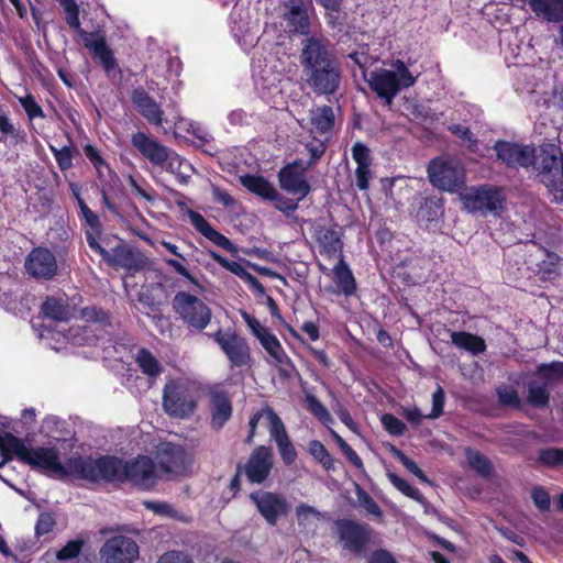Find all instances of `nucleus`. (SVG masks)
Listing matches in <instances>:
<instances>
[{
  "label": "nucleus",
  "instance_id": "obj_1",
  "mask_svg": "<svg viewBox=\"0 0 563 563\" xmlns=\"http://www.w3.org/2000/svg\"><path fill=\"white\" fill-rule=\"evenodd\" d=\"M493 148L497 161L509 169L533 168L553 200L563 203V151L560 146L543 143L536 148L529 144L497 140Z\"/></svg>",
  "mask_w": 563,
  "mask_h": 563
},
{
  "label": "nucleus",
  "instance_id": "obj_2",
  "mask_svg": "<svg viewBox=\"0 0 563 563\" xmlns=\"http://www.w3.org/2000/svg\"><path fill=\"white\" fill-rule=\"evenodd\" d=\"M0 454L2 456L0 467L5 462L12 461L15 457L19 462L29 465L34 471L59 479L74 476L77 479L89 482V477L92 476L90 456H70L63 464L59 451L55 446L29 448L21 438L15 437L11 432L0 435Z\"/></svg>",
  "mask_w": 563,
  "mask_h": 563
},
{
  "label": "nucleus",
  "instance_id": "obj_3",
  "mask_svg": "<svg viewBox=\"0 0 563 563\" xmlns=\"http://www.w3.org/2000/svg\"><path fill=\"white\" fill-rule=\"evenodd\" d=\"M299 62L303 82L312 93L334 97L340 92L344 71L328 38L314 35L305 38Z\"/></svg>",
  "mask_w": 563,
  "mask_h": 563
},
{
  "label": "nucleus",
  "instance_id": "obj_4",
  "mask_svg": "<svg viewBox=\"0 0 563 563\" xmlns=\"http://www.w3.org/2000/svg\"><path fill=\"white\" fill-rule=\"evenodd\" d=\"M90 470L91 483H130L142 489H151L156 484V465L150 456L143 454L130 460L110 454L95 460L91 457Z\"/></svg>",
  "mask_w": 563,
  "mask_h": 563
},
{
  "label": "nucleus",
  "instance_id": "obj_5",
  "mask_svg": "<svg viewBox=\"0 0 563 563\" xmlns=\"http://www.w3.org/2000/svg\"><path fill=\"white\" fill-rule=\"evenodd\" d=\"M102 227L96 232L88 233L86 241L90 250L98 253L113 268H124L129 272H140L146 266V257L139 251L129 247L118 236H101Z\"/></svg>",
  "mask_w": 563,
  "mask_h": 563
},
{
  "label": "nucleus",
  "instance_id": "obj_6",
  "mask_svg": "<svg viewBox=\"0 0 563 563\" xmlns=\"http://www.w3.org/2000/svg\"><path fill=\"white\" fill-rule=\"evenodd\" d=\"M57 1L64 10L67 25L82 38L85 47L91 52L92 57L99 60L107 74H110L117 67V60L113 51L107 44L104 33L100 30L87 32L81 27L79 5L76 0Z\"/></svg>",
  "mask_w": 563,
  "mask_h": 563
},
{
  "label": "nucleus",
  "instance_id": "obj_7",
  "mask_svg": "<svg viewBox=\"0 0 563 563\" xmlns=\"http://www.w3.org/2000/svg\"><path fill=\"white\" fill-rule=\"evenodd\" d=\"M173 310L191 332H202L211 322V308L198 296L178 291L172 301Z\"/></svg>",
  "mask_w": 563,
  "mask_h": 563
},
{
  "label": "nucleus",
  "instance_id": "obj_8",
  "mask_svg": "<svg viewBox=\"0 0 563 563\" xmlns=\"http://www.w3.org/2000/svg\"><path fill=\"white\" fill-rule=\"evenodd\" d=\"M198 406L197 390L187 382L170 380L163 389V408L169 417L189 418Z\"/></svg>",
  "mask_w": 563,
  "mask_h": 563
},
{
  "label": "nucleus",
  "instance_id": "obj_9",
  "mask_svg": "<svg viewBox=\"0 0 563 563\" xmlns=\"http://www.w3.org/2000/svg\"><path fill=\"white\" fill-rule=\"evenodd\" d=\"M334 525L342 550L356 558L363 556L373 540L374 529L368 523L347 518L338 519Z\"/></svg>",
  "mask_w": 563,
  "mask_h": 563
},
{
  "label": "nucleus",
  "instance_id": "obj_10",
  "mask_svg": "<svg viewBox=\"0 0 563 563\" xmlns=\"http://www.w3.org/2000/svg\"><path fill=\"white\" fill-rule=\"evenodd\" d=\"M431 185L448 192H459L465 186L464 169L451 159L435 157L427 167Z\"/></svg>",
  "mask_w": 563,
  "mask_h": 563
},
{
  "label": "nucleus",
  "instance_id": "obj_11",
  "mask_svg": "<svg viewBox=\"0 0 563 563\" xmlns=\"http://www.w3.org/2000/svg\"><path fill=\"white\" fill-rule=\"evenodd\" d=\"M465 207L472 212L500 216L506 209V196L501 188L481 185L463 196Z\"/></svg>",
  "mask_w": 563,
  "mask_h": 563
},
{
  "label": "nucleus",
  "instance_id": "obj_12",
  "mask_svg": "<svg viewBox=\"0 0 563 563\" xmlns=\"http://www.w3.org/2000/svg\"><path fill=\"white\" fill-rule=\"evenodd\" d=\"M225 354L230 362V367H249L252 364L251 349L247 341L239 333L232 330L223 331L219 329L209 335Z\"/></svg>",
  "mask_w": 563,
  "mask_h": 563
},
{
  "label": "nucleus",
  "instance_id": "obj_13",
  "mask_svg": "<svg viewBox=\"0 0 563 563\" xmlns=\"http://www.w3.org/2000/svg\"><path fill=\"white\" fill-rule=\"evenodd\" d=\"M308 169L299 158L284 165L277 173L280 188L292 196H298V200H303L311 191L307 179Z\"/></svg>",
  "mask_w": 563,
  "mask_h": 563
},
{
  "label": "nucleus",
  "instance_id": "obj_14",
  "mask_svg": "<svg viewBox=\"0 0 563 563\" xmlns=\"http://www.w3.org/2000/svg\"><path fill=\"white\" fill-rule=\"evenodd\" d=\"M131 142L150 163L174 172V165L178 156L174 152H170L168 147L150 137L144 132L134 133Z\"/></svg>",
  "mask_w": 563,
  "mask_h": 563
},
{
  "label": "nucleus",
  "instance_id": "obj_15",
  "mask_svg": "<svg viewBox=\"0 0 563 563\" xmlns=\"http://www.w3.org/2000/svg\"><path fill=\"white\" fill-rule=\"evenodd\" d=\"M367 84L373 92L376 93L384 106L390 108L395 97L405 88V84L399 80L398 75L390 69L378 68L369 74Z\"/></svg>",
  "mask_w": 563,
  "mask_h": 563
},
{
  "label": "nucleus",
  "instance_id": "obj_16",
  "mask_svg": "<svg viewBox=\"0 0 563 563\" xmlns=\"http://www.w3.org/2000/svg\"><path fill=\"white\" fill-rule=\"evenodd\" d=\"M250 498L261 516L272 526H275L279 518L286 517L290 510L287 499L278 493H251Z\"/></svg>",
  "mask_w": 563,
  "mask_h": 563
},
{
  "label": "nucleus",
  "instance_id": "obj_17",
  "mask_svg": "<svg viewBox=\"0 0 563 563\" xmlns=\"http://www.w3.org/2000/svg\"><path fill=\"white\" fill-rule=\"evenodd\" d=\"M106 563H133L139 558L137 543L125 536L108 539L100 550Z\"/></svg>",
  "mask_w": 563,
  "mask_h": 563
},
{
  "label": "nucleus",
  "instance_id": "obj_18",
  "mask_svg": "<svg viewBox=\"0 0 563 563\" xmlns=\"http://www.w3.org/2000/svg\"><path fill=\"white\" fill-rule=\"evenodd\" d=\"M274 465L273 452L269 446L255 448L242 470L251 484H262L269 476Z\"/></svg>",
  "mask_w": 563,
  "mask_h": 563
},
{
  "label": "nucleus",
  "instance_id": "obj_19",
  "mask_svg": "<svg viewBox=\"0 0 563 563\" xmlns=\"http://www.w3.org/2000/svg\"><path fill=\"white\" fill-rule=\"evenodd\" d=\"M267 412L269 434L277 444L283 463L290 466L297 460V451L288 437L280 417L274 411V409H269Z\"/></svg>",
  "mask_w": 563,
  "mask_h": 563
},
{
  "label": "nucleus",
  "instance_id": "obj_20",
  "mask_svg": "<svg viewBox=\"0 0 563 563\" xmlns=\"http://www.w3.org/2000/svg\"><path fill=\"white\" fill-rule=\"evenodd\" d=\"M25 268L35 278L51 279L56 275L57 263L48 249L36 247L27 255Z\"/></svg>",
  "mask_w": 563,
  "mask_h": 563
},
{
  "label": "nucleus",
  "instance_id": "obj_21",
  "mask_svg": "<svg viewBox=\"0 0 563 563\" xmlns=\"http://www.w3.org/2000/svg\"><path fill=\"white\" fill-rule=\"evenodd\" d=\"M210 426L213 430H221L233 413L232 400L227 390L213 389L209 393Z\"/></svg>",
  "mask_w": 563,
  "mask_h": 563
},
{
  "label": "nucleus",
  "instance_id": "obj_22",
  "mask_svg": "<svg viewBox=\"0 0 563 563\" xmlns=\"http://www.w3.org/2000/svg\"><path fill=\"white\" fill-rule=\"evenodd\" d=\"M332 273L335 287H327L328 292L334 296L344 295L345 297H352L355 295L357 290V283L352 269L344 261L343 256L339 258L332 269Z\"/></svg>",
  "mask_w": 563,
  "mask_h": 563
},
{
  "label": "nucleus",
  "instance_id": "obj_23",
  "mask_svg": "<svg viewBox=\"0 0 563 563\" xmlns=\"http://www.w3.org/2000/svg\"><path fill=\"white\" fill-rule=\"evenodd\" d=\"M131 100L140 114L151 124L157 126L163 124L164 111L143 87L135 88L132 91Z\"/></svg>",
  "mask_w": 563,
  "mask_h": 563
},
{
  "label": "nucleus",
  "instance_id": "obj_24",
  "mask_svg": "<svg viewBox=\"0 0 563 563\" xmlns=\"http://www.w3.org/2000/svg\"><path fill=\"white\" fill-rule=\"evenodd\" d=\"M351 151L352 157L357 165L355 169L356 186L360 190H367L372 178L371 165L373 158L371 150L364 143L356 142Z\"/></svg>",
  "mask_w": 563,
  "mask_h": 563
},
{
  "label": "nucleus",
  "instance_id": "obj_25",
  "mask_svg": "<svg viewBox=\"0 0 563 563\" xmlns=\"http://www.w3.org/2000/svg\"><path fill=\"white\" fill-rule=\"evenodd\" d=\"M283 4L288 10L285 14V19L291 27V31L301 35H307L310 32V22L305 1L284 0Z\"/></svg>",
  "mask_w": 563,
  "mask_h": 563
},
{
  "label": "nucleus",
  "instance_id": "obj_26",
  "mask_svg": "<svg viewBox=\"0 0 563 563\" xmlns=\"http://www.w3.org/2000/svg\"><path fill=\"white\" fill-rule=\"evenodd\" d=\"M189 217L194 228L206 239L230 253L238 252L236 246L225 235L217 231L199 212L190 211Z\"/></svg>",
  "mask_w": 563,
  "mask_h": 563
},
{
  "label": "nucleus",
  "instance_id": "obj_27",
  "mask_svg": "<svg viewBox=\"0 0 563 563\" xmlns=\"http://www.w3.org/2000/svg\"><path fill=\"white\" fill-rule=\"evenodd\" d=\"M209 256L218 263L221 267L234 274L242 280H244L257 295L265 294L264 285L251 273L246 271V268L235 261H230L227 257L222 256L216 251L210 250Z\"/></svg>",
  "mask_w": 563,
  "mask_h": 563
},
{
  "label": "nucleus",
  "instance_id": "obj_28",
  "mask_svg": "<svg viewBox=\"0 0 563 563\" xmlns=\"http://www.w3.org/2000/svg\"><path fill=\"white\" fill-rule=\"evenodd\" d=\"M240 183L251 194L256 195L263 200L273 201L278 197L277 189L262 175L245 174L240 177Z\"/></svg>",
  "mask_w": 563,
  "mask_h": 563
},
{
  "label": "nucleus",
  "instance_id": "obj_29",
  "mask_svg": "<svg viewBox=\"0 0 563 563\" xmlns=\"http://www.w3.org/2000/svg\"><path fill=\"white\" fill-rule=\"evenodd\" d=\"M69 188L79 207L78 218L85 231V236H87L88 233L96 232V230L101 228L102 224L99 217L88 207V205L82 199L80 194L81 187L77 183L70 181Z\"/></svg>",
  "mask_w": 563,
  "mask_h": 563
},
{
  "label": "nucleus",
  "instance_id": "obj_30",
  "mask_svg": "<svg viewBox=\"0 0 563 563\" xmlns=\"http://www.w3.org/2000/svg\"><path fill=\"white\" fill-rule=\"evenodd\" d=\"M318 245L321 255L333 258L343 256V242L338 231L325 228L321 229L318 234Z\"/></svg>",
  "mask_w": 563,
  "mask_h": 563
},
{
  "label": "nucleus",
  "instance_id": "obj_31",
  "mask_svg": "<svg viewBox=\"0 0 563 563\" xmlns=\"http://www.w3.org/2000/svg\"><path fill=\"white\" fill-rule=\"evenodd\" d=\"M451 342L459 349L465 350L473 355H479L486 351L485 340L474 333L466 331H452L450 334Z\"/></svg>",
  "mask_w": 563,
  "mask_h": 563
},
{
  "label": "nucleus",
  "instance_id": "obj_32",
  "mask_svg": "<svg viewBox=\"0 0 563 563\" xmlns=\"http://www.w3.org/2000/svg\"><path fill=\"white\" fill-rule=\"evenodd\" d=\"M531 10L549 22L563 21V0H530Z\"/></svg>",
  "mask_w": 563,
  "mask_h": 563
},
{
  "label": "nucleus",
  "instance_id": "obj_33",
  "mask_svg": "<svg viewBox=\"0 0 563 563\" xmlns=\"http://www.w3.org/2000/svg\"><path fill=\"white\" fill-rule=\"evenodd\" d=\"M80 314L82 320H85L87 323L97 325L98 329L103 332V334H112L113 325L109 311L100 307L91 306L82 308Z\"/></svg>",
  "mask_w": 563,
  "mask_h": 563
},
{
  "label": "nucleus",
  "instance_id": "obj_34",
  "mask_svg": "<svg viewBox=\"0 0 563 563\" xmlns=\"http://www.w3.org/2000/svg\"><path fill=\"white\" fill-rule=\"evenodd\" d=\"M43 314L57 322H67L71 317L70 307L62 299L47 297L42 305Z\"/></svg>",
  "mask_w": 563,
  "mask_h": 563
},
{
  "label": "nucleus",
  "instance_id": "obj_35",
  "mask_svg": "<svg viewBox=\"0 0 563 563\" xmlns=\"http://www.w3.org/2000/svg\"><path fill=\"white\" fill-rule=\"evenodd\" d=\"M335 124L332 107L323 104L318 107L311 115V125L320 134L331 133Z\"/></svg>",
  "mask_w": 563,
  "mask_h": 563
},
{
  "label": "nucleus",
  "instance_id": "obj_36",
  "mask_svg": "<svg viewBox=\"0 0 563 563\" xmlns=\"http://www.w3.org/2000/svg\"><path fill=\"white\" fill-rule=\"evenodd\" d=\"M548 387L540 380H530L527 384V402L534 408H547L550 404Z\"/></svg>",
  "mask_w": 563,
  "mask_h": 563
},
{
  "label": "nucleus",
  "instance_id": "obj_37",
  "mask_svg": "<svg viewBox=\"0 0 563 563\" xmlns=\"http://www.w3.org/2000/svg\"><path fill=\"white\" fill-rule=\"evenodd\" d=\"M536 376L548 386L555 385L563 380V362L553 361L539 364L536 368Z\"/></svg>",
  "mask_w": 563,
  "mask_h": 563
},
{
  "label": "nucleus",
  "instance_id": "obj_38",
  "mask_svg": "<svg viewBox=\"0 0 563 563\" xmlns=\"http://www.w3.org/2000/svg\"><path fill=\"white\" fill-rule=\"evenodd\" d=\"M257 340L260 341L263 349L269 354V356L273 357L278 364H284L288 358L279 340L274 333L269 331V329L261 336L258 335Z\"/></svg>",
  "mask_w": 563,
  "mask_h": 563
},
{
  "label": "nucleus",
  "instance_id": "obj_39",
  "mask_svg": "<svg viewBox=\"0 0 563 563\" xmlns=\"http://www.w3.org/2000/svg\"><path fill=\"white\" fill-rule=\"evenodd\" d=\"M136 363L142 373L148 377H157L163 372V366L156 357L145 347L137 352Z\"/></svg>",
  "mask_w": 563,
  "mask_h": 563
},
{
  "label": "nucleus",
  "instance_id": "obj_40",
  "mask_svg": "<svg viewBox=\"0 0 563 563\" xmlns=\"http://www.w3.org/2000/svg\"><path fill=\"white\" fill-rule=\"evenodd\" d=\"M465 455L470 466L476 471L482 477H490L493 474V464L490 460L474 449H466Z\"/></svg>",
  "mask_w": 563,
  "mask_h": 563
},
{
  "label": "nucleus",
  "instance_id": "obj_41",
  "mask_svg": "<svg viewBox=\"0 0 563 563\" xmlns=\"http://www.w3.org/2000/svg\"><path fill=\"white\" fill-rule=\"evenodd\" d=\"M498 405L503 408H512L520 410L522 404L518 390L512 386L499 385L495 389Z\"/></svg>",
  "mask_w": 563,
  "mask_h": 563
},
{
  "label": "nucleus",
  "instance_id": "obj_42",
  "mask_svg": "<svg viewBox=\"0 0 563 563\" xmlns=\"http://www.w3.org/2000/svg\"><path fill=\"white\" fill-rule=\"evenodd\" d=\"M308 449L312 457L320 463L325 471L330 472L335 470L334 459L322 442L319 440H311Z\"/></svg>",
  "mask_w": 563,
  "mask_h": 563
},
{
  "label": "nucleus",
  "instance_id": "obj_43",
  "mask_svg": "<svg viewBox=\"0 0 563 563\" xmlns=\"http://www.w3.org/2000/svg\"><path fill=\"white\" fill-rule=\"evenodd\" d=\"M387 477L389 482L394 485V487L398 489L401 494H404L406 497L411 498L420 504L424 503L426 499L421 492L418 488L411 486L405 478L391 472L387 473Z\"/></svg>",
  "mask_w": 563,
  "mask_h": 563
},
{
  "label": "nucleus",
  "instance_id": "obj_44",
  "mask_svg": "<svg viewBox=\"0 0 563 563\" xmlns=\"http://www.w3.org/2000/svg\"><path fill=\"white\" fill-rule=\"evenodd\" d=\"M307 409L322 424L328 426L333 422V418L327 407L314 396L308 394L306 396Z\"/></svg>",
  "mask_w": 563,
  "mask_h": 563
},
{
  "label": "nucleus",
  "instance_id": "obj_45",
  "mask_svg": "<svg viewBox=\"0 0 563 563\" xmlns=\"http://www.w3.org/2000/svg\"><path fill=\"white\" fill-rule=\"evenodd\" d=\"M84 153L86 157L89 159V162L92 164V166L96 168L98 177L100 179H103L106 177L104 172H108V174L111 173L109 164L104 161L100 151L96 146L91 144H86L84 146Z\"/></svg>",
  "mask_w": 563,
  "mask_h": 563
},
{
  "label": "nucleus",
  "instance_id": "obj_46",
  "mask_svg": "<svg viewBox=\"0 0 563 563\" xmlns=\"http://www.w3.org/2000/svg\"><path fill=\"white\" fill-rule=\"evenodd\" d=\"M419 214L428 222L439 219L443 214L442 199L435 197L426 198L420 207Z\"/></svg>",
  "mask_w": 563,
  "mask_h": 563
},
{
  "label": "nucleus",
  "instance_id": "obj_47",
  "mask_svg": "<svg viewBox=\"0 0 563 563\" xmlns=\"http://www.w3.org/2000/svg\"><path fill=\"white\" fill-rule=\"evenodd\" d=\"M305 147L309 154V159L305 166L311 168L316 166L324 155L328 148V143L327 141H322L318 137H312L309 142L306 143Z\"/></svg>",
  "mask_w": 563,
  "mask_h": 563
},
{
  "label": "nucleus",
  "instance_id": "obj_48",
  "mask_svg": "<svg viewBox=\"0 0 563 563\" xmlns=\"http://www.w3.org/2000/svg\"><path fill=\"white\" fill-rule=\"evenodd\" d=\"M49 150L53 153L57 166L62 172H66L73 167V159L77 153L76 148H73L69 145H65L60 148L49 145Z\"/></svg>",
  "mask_w": 563,
  "mask_h": 563
},
{
  "label": "nucleus",
  "instance_id": "obj_49",
  "mask_svg": "<svg viewBox=\"0 0 563 563\" xmlns=\"http://www.w3.org/2000/svg\"><path fill=\"white\" fill-rule=\"evenodd\" d=\"M448 131L454 136L467 142V148L472 153H476L478 150V140L468 126L462 124H451L448 126Z\"/></svg>",
  "mask_w": 563,
  "mask_h": 563
},
{
  "label": "nucleus",
  "instance_id": "obj_50",
  "mask_svg": "<svg viewBox=\"0 0 563 563\" xmlns=\"http://www.w3.org/2000/svg\"><path fill=\"white\" fill-rule=\"evenodd\" d=\"M538 461L549 467L563 466V449L548 448L541 449L538 454Z\"/></svg>",
  "mask_w": 563,
  "mask_h": 563
},
{
  "label": "nucleus",
  "instance_id": "obj_51",
  "mask_svg": "<svg viewBox=\"0 0 563 563\" xmlns=\"http://www.w3.org/2000/svg\"><path fill=\"white\" fill-rule=\"evenodd\" d=\"M0 132L4 136H10L15 144L26 141V133L23 130L15 129L7 115H0Z\"/></svg>",
  "mask_w": 563,
  "mask_h": 563
},
{
  "label": "nucleus",
  "instance_id": "obj_52",
  "mask_svg": "<svg viewBox=\"0 0 563 563\" xmlns=\"http://www.w3.org/2000/svg\"><path fill=\"white\" fill-rule=\"evenodd\" d=\"M382 423L385 430L395 437L402 435L407 429L405 422L393 413H384L382 416Z\"/></svg>",
  "mask_w": 563,
  "mask_h": 563
},
{
  "label": "nucleus",
  "instance_id": "obj_53",
  "mask_svg": "<svg viewBox=\"0 0 563 563\" xmlns=\"http://www.w3.org/2000/svg\"><path fill=\"white\" fill-rule=\"evenodd\" d=\"M19 101L30 120L45 118L42 107L36 102L35 98L31 93L20 98Z\"/></svg>",
  "mask_w": 563,
  "mask_h": 563
},
{
  "label": "nucleus",
  "instance_id": "obj_54",
  "mask_svg": "<svg viewBox=\"0 0 563 563\" xmlns=\"http://www.w3.org/2000/svg\"><path fill=\"white\" fill-rule=\"evenodd\" d=\"M137 301L142 306L140 311L146 316H153L159 312V303L155 301L151 291H140L137 294Z\"/></svg>",
  "mask_w": 563,
  "mask_h": 563
},
{
  "label": "nucleus",
  "instance_id": "obj_55",
  "mask_svg": "<svg viewBox=\"0 0 563 563\" xmlns=\"http://www.w3.org/2000/svg\"><path fill=\"white\" fill-rule=\"evenodd\" d=\"M445 405V394L443 388L438 385L437 389L432 394V409L431 412L426 416V419H438L443 415V408Z\"/></svg>",
  "mask_w": 563,
  "mask_h": 563
},
{
  "label": "nucleus",
  "instance_id": "obj_56",
  "mask_svg": "<svg viewBox=\"0 0 563 563\" xmlns=\"http://www.w3.org/2000/svg\"><path fill=\"white\" fill-rule=\"evenodd\" d=\"M531 498L540 511L550 510L551 498L548 490L543 486H534L531 489Z\"/></svg>",
  "mask_w": 563,
  "mask_h": 563
},
{
  "label": "nucleus",
  "instance_id": "obj_57",
  "mask_svg": "<svg viewBox=\"0 0 563 563\" xmlns=\"http://www.w3.org/2000/svg\"><path fill=\"white\" fill-rule=\"evenodd\" d=\"M81 540H70L68 541L58 552L57 559L62 561L71 560L79 555L82 549Z\"/></svg>",
  "mask_w": 563,
  "mask_h": 563
},
{
  "label": "nucleus",
  "instance_id": "obj_58",
  "mask_svg": "<svg viewBox=\"0 0 563 563\" xmlns=\"http://www.w3.org/2000/svg\"><path fill=\"white\" fill-rule=\"evenodd\" d=\"M55 525V518L51 512H41L35 525V533L37 536L47 534L53 530Z\"/></svg>",
  "mask_w": 563,
  "mask_h": 563
},
{
  "label": "nucleus",
  "instance_id": "obj_59",
  "mask_svg": "<svg viewBox=\"0 0 563 563\" xmlns=\"http://www.w3.org/2000/svg\"><path fill=\"white\" fill-rule=\"evenodd\" d=\"M394 71L398 75L399 80L405 84V88H410L416 84L417 77L410 73L408 66L402 60L397 59L394 63Z\"/></svg>",
  "mask_w": 563,
  "mask_h": 563
},
{
  "label": "nucleus",
  "instance_id": "obj_60",
  "mask_svg": "<svg viewBox=\"0 0 563 563\" xmlns=\"http://www.w3.org/2000/svg\"><path fill=\"white\" fill-rule=\"evenodd\" d=\"M143 505L146 509L152 510L156 515L176 518V510L167 503L145 500Z\"/></svg>",
  "mask_w": 563,
  "mask_h": 563
},
{
  "label": "nucleus",
  "instance_id": "obj_61",
  "mask_svg": "<svg viewBox=\"0 0 563 563\" xmlns=\"http://www.w3.org/2000/svg\"><path fill=\"white\" fill-rule=\"evenodd\" d=\"M165 263L172 267L177 274L186 278L190 284L198 288H202L201 284L199 283L198 278L194 276L179 261L174 258H166Z\"/></svg>",
  "mask_w": 563,
  "mask_h": 563
},
{
  "label": "nucleus",
  "instance_id": "obj_62",
  "mask_svg": "<svg viewBox=\"0 0 563 563\" xmlns=\"http://www.w3.org/2000/svg\"><path fill=\"white\" fill-rule=\"evenodd\" d=\"M390 452L393 456L397 459L408 472H410L413 475L420 473L421 468L417 465V463L412 459L407 456L400 449L396 448L395 445H391Z\"/></svg>",
  "mask_w": 563,
  "mask_h": 563
},
{
  "label": "nucleus",
  "instance_id": "obj_63",
  "mask_svg": "<svg viewBox=\"0 0 563 563\" xmlns=\"http://www.w3.org/2000/svg\"><path fill=\"white\" fill-rule=\"evenodd\" d=\"M367 563H398L395 556L386 549H376L367 558Z\"/></svg>",
  "mask_w": 563,
  "mask_h": 563
},
{
  "label": "nucleus",
  "instance_id": "obj_64",
  "mask_svg": "<svg viewBox=\"0 0 563 563\" xmlns=\"http://www.w3.org/2000/svg\"><path fill=\"white\" fill-rule=\"evenodd\" d=\"M157 563H194L191 558L180 551H168L164 553Z\"/></svg>",
  "mask_w": 563,
  "mask_h": 563
}]
</instances>
